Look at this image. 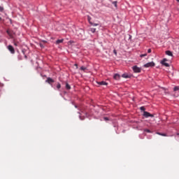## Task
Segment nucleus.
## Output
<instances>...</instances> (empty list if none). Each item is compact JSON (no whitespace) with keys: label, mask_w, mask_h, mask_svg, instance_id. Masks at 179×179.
I'll return each instance as SVG.
<instances>
[{"label":"nucleus","mask_w":179,"mask_h":179,"mask_svg":"<svg viewBox=\"0 0 179 179\" xmlns=\"http://www.w3.org/2000/svg\"><path fill=\"white\" fill-rule=\"evenodd\" d=\"M143 116L145 117V118H149V117H153L155 115L150 114L149 112L144 111L143 112Z\"/></svg>","instance_id":"nucleus-1"},{"label":"nucleus","mask_w":179,"mask_h":179,"mask_svg":"<svg viewBox=\"0 0 179 179\" xmlns=\"http://www.w3.org/2000/svg\"><path fill=\"white\" fill-rule=\"evenodd\" d=\"M152 66H155V62H148V63L144 64L145 68H150Z\"/></svg>","instance_id":"nucleus-2"},{"label":"nucleus","mask_w":179,"mask_h":179,"mask_svg":"<svg viewBox=\"0 0 179 179\" xmlns=\"http://www.w3.org/2000/svg\"><path fill=\"white\" fill-rule=\"evenodd\" d=\"M133 71L135 73H141V68L138 67L137 66H134Z\"/></svg>","instance_id":"nucleus-3"},{"label":"nucleus","mask_w":179,"mask_h":179,"mask_svg":"<svg viewBox=\"0 0 179 179\" xmlns=\"http://www.w3.org/2000/svg\"><path fill=\"white\" fill-rule=\"evenodd\" d=\"M134 12L137 15H139V13H141V12H142V8L141 6L136 7Z\"/></svg>","instance_id":"nucleus-4"},{"label":"nucleus","mask_w":179,"mask_h":179,"mask_svg":"<svg viewBox=\"0 0 179 179\" xmlns=\"http://www.w3.org/2000/svg\"><path fill=\"white\" fill-rule=\"evenodd\" d=\"M6 33L10 37V38H13V34H15V32H13V31L8 29L6 31Z\"/></svg>","instance_id":"nucleus-5"},{"label":"nucleus","mask_w":179,"mask_h":179,"mask_svg":"<svg viewBox=\"0 0 179 179\" xmlns=\"http://www.w3.org/2000/svg\"><path fill=\"white\" fill-rule=\"evenodd\" d=\"M8 50L9 52H11V54H15V48L11 45H9L8 46Z\"/></svg>","instance_id":"nucleus-6"},{"label":"nucleus","mask_w":179,"mask_h":179,"mask_svg":"<svg viewBox=\"0 0 179 179\" xmlns=\"http://www.w3.org/2000/svg\"><path fill=\"white\" fill-rule=\"evenodd\" d=\"M97 85H99L100 86H107L108 83H107L105 81H100V82H96Z\"/></svg>","instance_id":"nucleus-7"},{"label":"nucleus","mask_w":179,"mask_h":179,"mask_svg":"<svg viewBox=\"0 0 179 179\" xmlns=\"http://www.w3.org/2000/svg\"><path fill=\"white\" fill-rule=\"evenodd\" d=\"M167 61V59H164L162 61H161V64L164 65V66H170L168 63H166Z\"/></svg>","instance_id":"nucleus-8"},{"label":"nucleus","mask_w":179,"mask_h":179,"mask_svg":"<svg viewBox=\"0 0 179 179\" xmlns=\"http://www.w3.org/2000/svg\"><path fill=\"white\" fill-rule=\"evenodd\" d=\"M46 83H49V85H51V83H54V80L51 78H48L45 80Z\"/></svg>","instance_id":"nucleus-9"},{"label":"nucleus","mask_w":179,"mask_h":179,"mask_svg":"<svg viewBox=\"0 0 179 179\" xmlns=\"http://www.w3.org/2000/svg\"><path fill=\"white\" fill-rule=\"evenodd\" d=\"M165 54H166V55H169V57H173V52H171V51H170V50H166V51L165 52Z\"/></svg>","instance_id":"nucleus-10"},{"label":"nucleus","mask_w":179,"mask_h":179,"mask_svg":"<svg viewBox=\"0 0 179 179\" xmlns=\"http://www.w3.org/2000/svg\"><path fill=\"white\" fill-rule=\"evenodd\" d=\"M113 78L115 80H119L120 79V74H115L114 76H113Z\"/></svg>","instance_id":"nucleus-11"},{"label":"nucleus","mask_w":179,"mask_h":179,"mask_svg":"<svg viewBox=\"0 0 179 179\" xmlns=\"http://www.w3.org/2000/svg\"><path fill=\"white\" fill-rule=\"evenodd\" d=\"M61 43H64V39H58L56 41V44H61Z\"/></svg>","instance_id":"nucleus-12"},{"label":"nucleus","mask_w":179,"mask_h":179,"mask_svg":"<svg viewBox=\"0 0 179 179\" xmlns=\"http://www.w3.org/2000/svg\"><path fill=\"white\" fill-rule=\"evenodd\" d=\"M66 89L67 90H71V85H69V84H68V83H66Z\"/></svg>","instance_id":"nucleus-13"},{"label":"nucleus","mask_w":179,"mask_h":179,"mask_svg":"<svg viewBox=\"0 0 179 179\" xmlns=\"http://www.w3.org/2000/svg\"><path fill=\"white\" fill-rule=\"evenodd\" d=\"M157 135H160L161 136H167V134L159 132H157Z\"/></svg>","instance_id":"nucleus-14"},{"label":"nucleus","mask_w":179,"mask_h":179,"mask_svg":"<svg viewBox=\"0 0 179 179\" xmlns=\"http://www.w3.org/2000/svg\"><path fill=\"white\" fill-rule=\"evenodd\" d=\"M90 31H92V33H96V28H90Z\"/></svg>","instance_id":"nucleus-15"},{"label":"nucleus","mask_w":179,"mask_h":179,"mask_svg":"<svg viewBox=\"0 0 179 179\" xmlns=\"http://www.w3.org/2000/svg\"><path fill=\"white\" fill-rule=\"evenodd\" d=\"M145 132H148V134H152V131L150 129H144Z\"/></svg>","instance_id":"nucleus-16"},{"label":"nucleus","mask_w":179,"mask_h":179,"mask_svg":"<svg viewBox=\"0 0 179 179\" xmlns=\"http://www.w3.org/2000/svg\"><path fill=\"white\" fill-rule=\"evenodd\" d=\"M87 69L86 67H85V66H81V67H80V70H81V71H86Z\"/></svg>","instance_id":"nucleus-17"},{"label":"nucleus","mask_w":179,"mask_h":179,"mask_svg":"<svg viewBox=\"0 0 179 179\" xmlns=\"http://www.w3.org/2000/svg\"><path fill=\"white\" fill-rule=\"evenodd\" d=\"M112 3L113 5H114L115 8H117V1H113Z\"/></svg>","instance_id":"nucleus-18"},{"label":"nucleus","mask_w":179,"mask_h":179,"mask_svg":"<svg viewBox=\"0 0 179 179\" xmlns=\"http://www.w3.org/2000/svg\"><path fill=\"white\" fill-rule=\"evenodd\" d=\"M173 90H174V92H178V90H179V87H175L173 88Z\"/></svg>","instance_id":"nucleus-19"},{"label":"nucleus","mask_w":179,"mask_h":179,"mask_svg":"<svg viewBox=\"0 0 179 179\" xmlns=\"http://www.w3.org/2000/svg\"><path fill=\"white\" fill-rule=\"evenodd\" d=\"M90 24H92V26H99V24H96V23H92L91 22H90Z\"/></svg>","instance_id":"nucleus-20"},{"label":"nucleus","mask_w":179,"mask_h":179,"mask_svg":"<svg viewBox=\"0 0 179 179\" xmlns=\"http://www.w3.org/2000/svg\"><path fill=\"white\" fill-rule=\"evenodd\" d=\"M148 55V54H143V55H141L140 57L141 58H143V57H146Z\"/></svg>","instance_id":"nucleus-21"},{"label":"nucleus","mask_w":179,"mask_h":179,"mask_svg":"<svg viewBox=\"0 0 179 179\" xmlns=\"http://www.w3.org/2000/svg\"><path fill=\"white\" fill-rule=\"evenodd\" d=\"M140 110H141V111H144L145 112V110H146L143 106H141V108H140Z\"/></svg>","instance_id":"nucleus-22"},{"label":"nucleus","mask_w":179,"mask_h":179,"mask_svg":"<svg viewBox=\"0 0 179 179\" xmlns=\"http://www.w3.org/2000/svg\"><path fill=\"white\" fill-rule=\"evenodd\" d=\"M14 45H15V47H17V45H19V43L14 41Z\"/></svg>","instance_id":"nucleus-23"},{"label":"nucleus","mask_w":179,"mask_h":179,"mask_svg":"<svg viewBox=\"0 0 179 179\" xmlns=\"http://www.w3.org/2000/svg\"><path fill=\"white\" fill-rule=\"evenodd\" d=\"M122 78H125L126 79L129 78L128 75L127 74H123Z\"/></svg>","instance_id":"nucleus-24"},{"label":"nucleus","mask_w":179,"mask_h":179,"mask_svg":"<svg viewBox=\"0 0 179 179\" xmlns=\"http://www.w3.org/2000/svg\"><path fill=\"white\" fill-rule=\"evenodd\" d=\"M3 10H4L3 7L0 6V12H3Z\"/></svg>","instance_id":"nucleus-25"},{"label":"nucleus","mask_w":179,"mask_h":179,"mask_svg":"<svg viewBox=\"0 0 179 179\" xmlns=\"http://www.w3.org/2000/svg\"><path fill=\"white\" fill-rule=\"evenodd\" d=\"M60 87H61V84L60 83H57V89H59Z\"/></svg>","instance_id":"nucleus-26"},{"label":"nucleus","mask_w":179,"mask_h":179,"mask_svg":"<svg viewBox=\"0 0 179 179\" xmlns=\"http://www.w3.org/2000/svg\"><path fill=\"white\" fill-rule=\"evenodd\" d=\"M148 54H150V52H152V49H148Z\"/></svg>","instance_id":"nucleus-27"},{"label":"nucleus","mask_w":179,"mask_h":179,"mask_svg":"<svg viewBox=\"0 0 179 179\" xmlns=\"http://www.w3.org/2000/svg\"><path fill=\"white\" fill-rule=\"evenodd\" d=\"M40 47H41L42 48H44V45H43V43H40Z\"/></svg>","instance_id":"nucleus-28"},{"label":"nucleus","mask_w":179,"mask_h":179,"mask_svg":"<svg viewBox=\"0 0 179 179\" xmlns=\"http://www.w3.org/2000/svg\"><path fill=\"white\" fill-rule=\"evenodd\" d=\"M113 52H114V54H115V55H117V50H113Z\"/></svg>","instance_id":"nucleus-29"},{"label":"nucleus","mask_w":179,"mask_h":179,"mask_svg":"<svg viewBox=\"0 0 179 179\" xmlns=\"http://www.w3.org/2000/svg\"><path fill=\"white\" fill-rule=\"evenodd\" d=\"M105 121H108V117H104Z\"/></svg>","instance_id":"nucleus-30"},{"label":"nucleus","mask_w":179,"mask_h":179,"mask_svg":"<svg viewBox=\"0 0 179 179\" xmlns=\"http://www.w3.org/2000/svg\"><path fill=\"white\" fill-rule=\"evenodd\" d=\"M88 20L89 22H90V17H88Z\"/></svg>","instance_id":"nucleus-31"},{"label":"nucleus","mask_w":179,"mask_h":179,"mask_svg":"<svg viewBox=\"0 0 179 179\" xmlns=\"http://www.w3.org/2000/svg\"><path fill=\"white\" fill-rule=\"evenodd\" d=\"M75 66H76V68L78 69V64H75Z\"/></svg>","instance_id":"nucleus-32"},{"label":"nucleus","mask_w":179,"mask_h":179,"mask_svg":"<svg viewBox=\"0 0 179 179\" xmlns=\"http://www.w3.org/2000/svg\"><path fill=\"white\" fill-rule=\"evenodd\" d=\"M24 58L27 59V55H25V56H24Z\"/></svg>","instance_id":"nucleus-33"},{"label":"nucleus","mask_w":179,"mask_h":179,"mask_svg":"<svg viewBox=\"0 0 179 179\" xmlns=\"http://www.w3.org/2000/svg\"><path fill=\"white\" fill-rule=\"evenodd\" d=\"M0 20H2V17H0Z\"/></svg>","instance_id":"nucleus-34"},{"label":"nucleus","mask_w":179,"mask_h":179,"mask_svg":"<svg viewBox=\"0 0 179 179\" xmlns=\"http://www.w3.org/2000/svg\"><path fill=\"white\" fill-rule=\"evenodd\" d=\"M80 118L81 119V120H83V119H82V117L80 116Z\"/></svg>","instance_id":"nucleus-35"},{"label":"nucleus","mask_w":179,"mask_h":179,"mask_svg":"<svg viewBox=\"0 0 179 179\" xmlns=\"http://www.w3.org/2000/svg\"><path fill=\"white\" fill-rule=\"evenodd\" d=\"M0 92H1V90H0ZM0 97H1V93H0Z\"/></svg>","instance_id":"nucleus-36"},{"label":"nucleus","mask_w":179,"mask_h":179,"mask_svg":"<svg viewBox=\"0 0 179 179\" xmlns=\"http://www.w3.org/2000/svg\"><path fill=\"white\" fill-rule=\"evenodd\" d=\"M177 135L178 136V135H179V133H177Z\"/></svg>","instance_id":"nucleus-37"},{"label":"nucleus","mask_w":179,"mask_h":179,"mask_svg":"<svg viewBox=\"0 0 179 179\" xmlns=\"http://www.w3.org/2000/svg\"><path fill=\"white\" fill-rule=\"evenodd\" d=\"M178 2H179V0H176Z\"/></svg>","instance_id":"nucleus-38"}]
</instances>
